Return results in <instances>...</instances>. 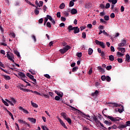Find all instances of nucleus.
Returning a JSON list of instances; mask_svg holds the SVG:
<instances>
[{"mask_svg":"<svg viewBox=\"0 0 130 130\" xmlns=\"http://www.w3.org/2000/svg\"><path fill=\"white\" fill-rule=\"evenodd\" d=\"M93 119H94V121L96 122V123H97V124H99V123H100V121H99L96 117H94L93 118Z\"/></svg>","mask_w":130,"mask_h":130,"instance_id":"obj_28","label":"nucleus"},{"mask_svg":"<svg viewBox=\"0 0 130 130\" xmlns=\"http://www.w3.org/2000/svg\"><path fill=\"white\" fill-rule=\"evenodd\" d=\"M26 76L27 77H28V78H29V79H33V78H34V76H33L32 75H31L30 73H27Z\"/></svg>","mask_w":130,"mask_h":130,"instance_id":"obj_31","label":"nucleus"},{"mask_svg":"<svg viewBox=\"0 0 130 130\" xmlns=\"http://www.w3.org/2000/svg\"><path fill=\"white\" fill-rule=\"evenodd\" d=\"M6 111L8 112V113L10 115V116H11L12 119H13V120H14L15 119L14 118V116H13V114H12V113H11V112L8 111V109H6Z\"/></svg>","mask_w":130,"mask_h":130,"instance_id":"obj_15","label":"nucleus"},{"mask_svg":"<svg viewBox=\"0 0 130 130\" xmlns=\"http://www.w3.org/2000/svg\"><path fill=\"white\" fill-rule=\"evenodd\" d=\"M99 29L100 30H103V29H104V27L103 25H100L99 26Z\"/></svg>","mask_w":130,"mask_h":130,"instance_id":"obj_59","label":"nucleus"},{"mask_svg":"<svg viewBox=\"0 0 130 130\" xmlns=\"http://www.w3.org/2000/svg\"><path fill=\"white\" fill-rule=\"evenodd\" d=\"M31 104L32 106L35 108H37L38 107V105L37 104L33 103L32 101H31Z\"/></svg>","mask_w":130,"mask_h":130,"instance_id":"obj_25","label":"nucleus"},{"mask_svg":"<svg viewBox=\"0 0 130 130\" xmlns=\"http://www.w3.org/2000/svg\"><path fill=\"white\" fill-rule=\"evenodd\" d=\"M109 59H110L111 61H113L114 60V56L112 55L109 56Z\"/></svg>","mask_w":130,"mask_h":130,"instance_id":"obj_24","label":"nucleus"},{"mask_svg":"<svg viewBox=\"0 0 130 130\" xmlns=\"http://www.w3.org/2000/svg\"><path fill=\"white\" fill-rule=\"evenodd\" d=\"M6 101L7 102H8V103H10V104L11 105V106H14V104L16 103V100H15V99L11 98V101L6 99Z\"/></svg>","mask_w":130,"mask_h":130,"instance_id":"obj_4","label":"nucleus"},{"mask_svg":"<svg viewBox=\"0 0 130 130\" xmlns=\"http://www.w3.org/2000/svg\"><path fill=\"white\" fill-rule=\"evenodd\" d=\"M118 111L119 113H122L123 112V106H121V109H118Z\"/></svg>","mask_w":130,"mask_h":130,"instance_id":"obj_32","label":"nucleus"},{"mask_svg":"<svg viewBox=\"0 0 130 130\" xmlns=\"http://www.w3.org/2000/svg\"><path fill=\"white\" fill-rule=\"evenodd\" d=\"M105 8V9H109V8H110V4L107 3Z\"/></svg>","mask_w":130,"mask_h":130,"instance_id":"obj_44","label":"nucleus"},{"mask_svg":"<svg viewBox=\"0 0 130 130\" xmlns=\"http://www.w3.org/2000/svg\"><path fill=\"white\" fill-rule=\"evenodd\" d=\"M44 76L47 79H50V78H51L50 76L49 75H48V74H45Z\"/></svg>","mask_w":130,"mask_h":130,"instance_id":"obj_62","label":"nucleus"},{"mask_svg":"<svg viewBox=\"0 0 130 130\" xmlns=\"http://www.w3.org/2000/svg\"><path fill=\"white\" fill-rule=\"evenodd\" d=\"M68 29L69 30V32H71V31H73V30H74V27L72 25H69L68 27Z\"/></svg>","mask_w":130,"mask_h":130,"instance_id":"obj_21","label":"nucleus"},{"mask_svg":"<svg viewBox=\"0 0 130 130\" xmlns=\"http://www.w3.org/2000/svg\"><path fill=\"white\" fill-rule=\"evenodd\" d=\"M108 104H111L112 105H113V106H114V107H118L119 106H120V104H118L117 103H108Z\"/></svg>","mask_w":130,"mask_h":130,"instance_id":"obj_11","label":"nucleus"},{"mask_svg":"<svg viewBox=\"0 0 130 130\" xmlns=\"http://www.w3.org/2000/svg\"><path fill=\"white\" fill-rule=\"evenodd\" d=\"M88 52L89 55H91V54L93 53V49L91 48H89L88 49Z\"/></svg>","mask_w":130,"mask_h":130,"instance_id":"obj_19","label":"nucleus"},{"mask_svg":"<svg viewBox=\"0 0 130 130\" xmlns=\"http://www.w3.org/2000/svg\"><path fill=\"white\" fill-rule=\"evenodd\" d=\"M129 59H130L129 54H126V59H125L126 61H127V62H129Z\"/></svg>","mask_w":130,"mask_h":130,"instance_id":"obj_18","label":"nucleus"},{"mask_svg":"<svg viewBox=\"0 0 130 130\" xmlns=\"http://www.w3.org/2000/svg\"><path fill=\"white\" fill-rule=\"evenodd\" d=\"M74 5H75V3H74V1H70L69 3V7H74Z\"/></svg>","mask_w":130,"mask_h":130,"instance_id":"obj_36","label":"nucleus"},{"mask_svg":"<svg viewBox=\"0 0 130 130\" xmlns=\"http://www.w3.org/2000/svg\"><path fill=\"white\" fill-rule=\"evenodd\" d=\"M100 8H101V9H105V5H104V4H101L100 5Z\"/></svg>","mask_w":130,"mask_h":130,"instance_id":"obj_61","label":"nucleus"},{"mask_svg":"<svg viewBox=\"0 0 130 130\" xmlns=\"http://www.w3.org/2000/svg\"><path fill=\"white\" fill-rule=\"evenodd\" d=\"M39 23L40 24H42L43 23V18H41L39 20Z\"/></svg>","mask_w":130,"mask_h":130,"instance_id":"obj_57","label":"nucleus"},{"mask_svg":"<svg viewBox=\"0 0 130 130\" xmlns=\"http://www.w3.org/2000/svg\"><path fill=\"white\" fill-rule=\"evenodd\" d=\"M14 53L18 56V57H21V55H20V52H19L18 51H14Z\"/></svg>","mask_w":130,"mask_h":130,"instance_id":"obj_27","label":"nucleus"},{"mask_svg":"<svg viewBox=\"0 0 130 130\" xmlns=\"http://www.w3.org/2000/svg\"><path fill=\"white\" fill-rule=\"evenodd\" d=\"M59 51H60V52H61V53H65V52H67L66 50H64V48L60 49Z\"/></svg>","mask_w":130,"mask_h":130,"instance_id":"obj_46","label":"nucleus"},{"mask_svg":"<svg viewBox=\"0 0 130 130\" xmlns=\"http://www.w3.org/2000/svg\"><path fill=\"white\" fill-rule=\"evenodd\" d=\"M17 87L20 90H21V91H24L25 90V88H23L24 86L22 84L19 83Z\"/></svg>","mask_w":130,"mask_h":130,"instance_id":"obj_8","label":"nucleus"},{"mask_svg":"<svg viewBox=\"0 0 130 130\" xmlns=\"http://www.w3.org/2000/svg\"><path fill=\"white\" fill-rule=\"evenodd\" d=\"M70 48H71V47L69 45H67L64 48V49L67 52L68 50H69V49H70Z\"/></svg>","mask_w":130,"mask_h":130,"instance_id":"obj_33","label":"nucleus"},{"mask_svg":"<svg viewBox=\"0 0 130 130\" xmlns=\"http://www.w3.org/2000/svg\"><path fill=\"white\" fill-rule=\"evenodd\" d=\"M106 80L107 81V82H110V81H111V79L109 76L106 77Z\"/></svg>","mask_w":130,"mask_h":130,"instance_id":"obj_38","label":"nucleus"},{"mask_svg":"<svg viewBox=\"0 0 130 130\" xmlns=\"http://www.w3.org/2000/svg\"><path fill=\"white\" fill-rule=\"evenodd\" d=\"M66 20H67V19H66L65 17H61V21L62 22H65Z\"/></svg>","mask_w":130,"mask_h":130,"instance_id":"obj_60","label":"nucleus"},{"mask_svg":"<svg viewBox=\"0 0 130 130\" xmlns=\"http://www.w3.org/2000/svg\"><path fill=\"white\" fill-rule=\"evenodd\" d=\"M47 18L48 20L49 19L50 21H52V20H53L52 17H51V16L50 15H47Z\"/></svg>","mask_w":130,"mask_h":130,"instance_id":"obj_40","label":"nucleus"},{"mask_svg":"<svg viewBox=\"0 0 130 130\" xmlns=\"http://www.w3.org/2000/svg\"><path fill=\"white\" fill-rule=\"evenodd\" d=\"M29 73H31V75H36V71L33 70H29Z\"/></svg>","mask_w":130,"mask_h":130,"instance_id":"obj_30","label":"nucleus"},{"mask_svg":"<svg viewBox=\"0 0 130 130\" xmlns=\"http://www.w3.org/2000/svg\"><path fill=\"white\" fill-rule=\"evenodd\" d=\"M98 69L100 71V73H105V70H104L101 67L99 66Z\"/></svg>","mask_w":130,"mask_h":130,"instance_id":"obj_23","label":"nucleus"},{"mask_svg":"<svg viewBox=\"0 0 130 130\" xmlns=\"http://www.w3.org/2000/svg\"><path fill=\"white\" fill-rule=\"evenodd\" d=\"M24 92H31V93H33V90L28 89H24V90H23Z\"/></svg>","mask_w":130,"mask_h":130,"instance_id":"obj_39","label":"nucleus"},{"mask_svg":"<svg viewBox=\"0 0 130 130\" xmlns=\"http://www.w3.org/2000/svg\"><path fill=\"white\" fill-rule=\"evenodd\" d=\"M105 116L107 118L110 119V120H111V121H119L120 120V118L119 117H114L111 116H107L105 115Z\"/></svg>","mask_w":130,"mask_h":130,"instance_id":"obj_1","label":"nucleus"},{"mask_svg":"<svg viewBox=\"0 0 130 130\" xmlns=\"http://www.w3.org/2000/svg\"><path fill=\"white\" fill-rule=\"evenodd\" d=\"M95 42L96 45H100L101 46L103 49L105 48V44L102 42H100L98 41V40H95Z\"/></svg>","mask_w":130,"mask_h":130,"instance_id":"obj_3","label":"nucleus"},{"mask_svg":"<svg viewBox=\"0 0 130 130\" xmlns=\"http://www.w3.org/2000/svg\"><path fill=\"white\" fill-rule=\"evenodd\" d=\"M65 7H66V5H64V3H61L59 6V8L60 9H61V10L64 9Z\"/></svg>","mask_w":130,"mask_h":130,"instance_id":"obj_26","label":"nucleus"},{"mask_svg":"<svg viewBox=\"0 0 130 130\" xmlns=\"http://www.w3.org/2000/svg\"><path fill=\"white\" fill-rule=\"evenodd\" d=\"M82 38H83V39H85L86 38V32H82Z\"/></svg>","mask_w":130,"mask_h":130,"instance_id":"obj_55","label":"nucleus"},{"mask_svg":"<svg viewBox=\"0 0 130 130\" xmlns=\"http://www.w3.org/2000/svg\"><path fill=\"white\" fill-rule=\"evenodd\" d=\"M92 73H93V70H92V68H90L89 70L88 74L89 75H91Z\"/></svg>","mask_w":130,"mask_h":130,"instance_id":"obj_58","label":"nucleus"},{"mask_svg":"<svg viewBox=\"0 0 130 130\" xmlns=\"http://www.w3.org/2000/svg\"><path fill=\"white\" fill-rule=\"evenodd\" d=\"M58 96H59V97H62V96H63V93H62V92H59Z\"/></svg>","mask_w":130,"mask_h":130,"instance_id":"obj_53","label":"nucleus"},{"mask_svg":"<svg viewBox=\"0 0 130 130\" xmlns=\"http://www.w3.org/2000/svg\"><path fill=\"white\" fill-rule=\"evenodd\" d=\"M110 49H111V51H112V52H114L115 51V49H114V47L111 46L110 47Z\"/></svg>","mask_w":130,"mask_h":130,"instance_id":"obj_43","label":"nucleus"},{"mask_svg":"<svg viewBox=\"0 0 130 130\" xmlns=\"http://www.w3.org/2000/svg\"><path fill=\"white\" fill-rule=\"evenodd\" d=\"M61 116L63 117V118L66 120L68 119V116H67V114L65 113H61Z\"/></svg>","mask_w":130,"mask_h":130,"instance_id":"obj_17","label":"nucleus"},{"mask_svg":"<svg viewBox=\"0 0 130 130\" xmlns=\"http://www.w3.org/2000/svg\"><path fill=\"white\" fill-rule=\"evenodd\" d=\"M66 120H67V121H68V122L69 123H70V124L72 123V120L71 119V118L68 117V118H67Z\"/></svg>","mask_w":130,"mask_h":130,"instance_id":"obj_48","label":"nucleus"},{"mask_svg":"<svg viewBox=\"0 0 130 130\" xmlns=\"http://www.w3.org/2000/svg\"><path fill=\"white\" fill-rule=\"evenodd\" d=\"M111 69H112V66H108L106 67V70L107 71H110V70H111Z\"/></svg>","mask_w":130,"mask_h":130,"instance_id":"obj_41","label":"nucleus"},{"mask_svg":"<svg viewBox=\"0 0 130 130\" xmlns=\"http://www.w3.org/2000/svg\"><path fill=\"white\" fill-rule=\"evenodd\" d=\"M79 69V68L75 67H74L72 69V72H77V70Z\"/></svg>","mask_w":130,"mask_h":130,"instance_id":"obj_45","label":"nucleus"},{"mask_svg":"<svg viewBox=\"0 0 130 130\" xmlns=\"http://www.w3.org/2000/svg\"><path fill=\"white\" fill-rule=\"evenodd\" d=\"M18 75L19 77H20V78H21V79H23V78L26 77V75H25V74H24L21 72H18Z\"/></svg>","mask_w":130,"mask_h":130,"instance_id":"obj_7","label":"nucleus"},{"mask_svg":"<svg viewBox=\"0 0 130 130\" xmlns=\"http://www.w3.org/2000/svg\"><path fill=\"white\" fill-rule=\"evenodd\" d=\"M74 34H77L80 32V28L78 27V26L74 27Z\"/></svg>","mask_w":130,"mask_h":130,"instance_id":"obj_6","label":"nucleus"},{"mask_svg":"<svg viewBox=\"0 0 130 130\" xmlns=\"http://www.w3.org/2000/svg\"><path fill=\"white\" fill-rule=\"evenodd\" d=\"M58 119L60 124L61 125H62L63 126V127H64V128H67V126L66 125V124H64V123H63V121H62V120H61V119H60V118H58Z\"/></svg>","mask_w":130,"mask_h":130,"instance_id":"obj_10","label":"nucleus"},{"mask_svg":"<svg viewBox=\"0 0 130 130\" xmlns=\"http://www.w3.org/2000/svg\"><path fill=\"white\" fill-rule=\"evenodd\" d=\"M2 102L6 105V106H9V104L8 103V102L5 101L4 100V99L2 100Z\"/></svg>","mask_w":130,"mask_h":130,"instance_id":"obj_35","label":"nucleus"},{"mask_svg":"<svg viewBox=\"0 0 130 130\" xmlns=\"http://www.w3.org/2000/svg\"><path fill=\"white\" fill-rule=\"evenodd\" d=\"M98 90H95L94 92L92 93V96H96V95H98Z\"/></svg>","mask_w":130,"mask_h":130,"instance_id":"obj_37","label":"nucleus"},{"mask_svg":"<svg viewBox=\"0 0 130 130\" xmlns=\"http://www.w3.org/2000/svg\"><path fill=\"white\" fill-rule=\"evenodd\" d=\"M3 77L4 79H6V80H11V77L9 76L3 75Z\"/></svg>","mask_w":130,"mask_h":130,"instance_id":"obj_29","label":"nucleus"},{"mask_svg":"<svg viewBox=\"0 0 130 130\" xmlns=\"http://www.w3.org/2000/svg\"><path fill=\"white\" fill-rule=\"evenodd\" d=\"M7 57L9 60H11L12 62H14V54L10 53V52H7Z\"/></svg>","mask_w":130,"mask_h":130,"instance_id":"obj_2","label":"nucleus"},{"mask_svg":"<svg viewBox=\"0 0 130 130\" xmlns=\"http://www.w3.org/2000/svg\"><path fill=\"white\" fill-rule=\"evenodd\" d=\"M18 122L20 123H23V124H27L28 126H30V124L27 123V122H26V121H24L23 120L19 119L18 120Z\"/></svg>","mask_w":130,"mask_h":130,"instance_id":"obj_12","label":"nucleus"},{"mask_svg":"<svg viewBox=\"0 0 130 130\" xmlns=\"http://www.w3.org/2000/svg\"><path fill=\"white\" fill-rule=\"evenodd\" d=\"M56 16H57V18H60V12H57Z\"/></svg>","mask_w":130,"mask_h":130,"instance_id":"obj_64","label":"nucleus"},{"mask_svg":"<svg viewBox=\"0 0 130 130\" xmlns=\"http://www.w3.org/2000/svg\"><path fill=\"white\" fill-rule=\"evenodd\" d=\"M28 120L32 122V123H36V119L34 118H28Z\"/></svg>","mask_w":130,"mask_h":130,"instance_id":"obj_13","label":"nucleus"},{"mask_svg":"<svg viewBox=\"0 0 130 130\" xmlns=\"http://www.w3.org/2000/svg\"><path fill=\"white\" fill-rule=\"evenodd\" d=\"M101 79H102L103 81H105V80H106V77L105 75H103V76H102V77H101Z\"/></svg>","mask_w":130,"mask_h":130,"instance_id":"obj_50","label":"nucleus"},{"mask_svg":"<svg viewBox=\"0 0 130 130\" xmlns=\"http://www.w3.org/2000/svg\"><path fill=\"white\" fill-rule=\"evenodd\" d=\"M104 20H105L106 21H108L109 20V16L107 15L105 16Z\"/></svg>","mask_w":130,"mask_h":130,"instance_id":"obj_47","label":"nucleus"},{"mask_svg":"<svg viewBox=\"0 0 130 130\" xmlns=\"http://www.w3.org/2000/svg\"><path fill=\"white\" fill-rule=\"evenodd\" d=\"M47 27H48V28H51V24H50V22H48L47 23Z\"/></svg>","mask_w":130,"mask_h":130,"instance_id":"obj_51","label":"nucleus"},{"mask_svg":"<svg viewBox=\"0 0 130 130\" xmlns=\"http://www.w3.org/2000/svg\"><path fill=\"white\" fill-rule=\"evenodd\" d=\"M118 50L121 51L122 53H124V52H125V48H118Z\"/></svg>","mask_w":130,"mask_h":130,"instance_id":"obj_16","label":"nucleus"},{"mask_svg":"<svg viewBox=\"0 0 130 130\" xmlns=\"http://www.w3.org/2000/svg\"><path fill=\"white\" fill-rule=\"evenodd\" d=\"M31 80H32V81L34 82L33 84H34L35 85H36V83H37V82H36V79H35L34 78V77H33V78H31Z\"/></svg>","mask_w":130,"mask_h":130,"instance_id":"obj_54","label":"nucleus"},{"mask_svg":"<svg viewBox=\"0 0 130 130\" xmlns=\"http://www.w3.org/2000/svg\"><path fill=\"white\" fill-rule=\"evenodd\" d=\"M39 4V7H42L43 6V2L40 1Z\"/></svg>","mask_w":130,"mask_h":130,"instance_id":"obj_52","label":"nucleus"},{"mask_svg":"<svg viewBox=\"0 0 130 130\" xmlns=\"http://www.w3.org/2000/svg\"><path fill=\"white\" fill-rule=\"evenodd\" d=\"M126 44V41L125 40H122L121 43L118 44V46L119 47H122L123 46H125Z\"/></svg>","mask_w":130,"mask_h":130,"instance_id":"obj_5","label":"nucleus"},{"mask_svg":"<svg viewBox=\"0 0 130 130\" xmlns=\"http://www.w3.org/2000/svg\"><path fill=\"white\" fill-rule=\"evenodd\" d=\"M104 123H105V124H107V125H111V122H109L107 120H105L104 121Z\"/></svg>","mask_w":130,"mask_h":130,"instance_id":"obj_34","label":"nucleus"},{"mask_svg":"<svg viewBox=\"0 0 130 130\" xmlns=\"http://www.w3.org/2000/svg\"><path fill=\"white\" fill-rule=\"evenodd\" d=\"M117 60L118 62H119V63H121V62H122L123 61L122 58H117Z\"/></svg>","mask_w":130,"mask_h":130,"instance_id":"obj_56","label":"nucleus"},{"mask_svg":"<svg viewBox=\"0 0 130 130\" xmlns=\"http://www.w3.org/2000/svg\"><path fill=\"white\" fill-rule=\"evenodd\" d=\"M77 55L78 57H82V53H78Z\"/></svg>","mask_w":130,"mask_h":130,"instance_id":"obj_63","label":"nucleus"},{"mask_svg":"<svg viewBox=\"0 0 130 130\" xmlns=\"http://www.w3.org/2000/svg\"><path fill=\"white\" fill-rule=\"evenodd\" d=\"M35 15H39V8L36 7V9L35 10Z\"/></svg>","mask_w":130,"mask_h":130,"instance_id":"obj_20","label":"nucleus"},{"mask_svg":"<svg viewBox=\"0 0 130 130\" xmlns=\"http://www.w3.org/2000/svg\"><path fill=\"white\" fill-rule=\"evenodd\" d=\"M117 57H120V56H123L124 54L121 53L120 52H117Z\"/></svg>","mask_w":130,"mask_h":130,"instance_id":"obj_22","label":"nucleus"},{"mask_svg":"<svg viewBox=\"0 0 130 130\" xmlns=\"http://www.w3.org/2000/svg\"><path fill=\"white\" fill-rule=\"evenodd\" d=\"M42 129L43 130H49V129H48V128H47V127H46V126L43 125L42 126Z\"/></svg>","mask_w":130,"mask_h":130,"instance_id":"obj_42","label":"nucleus"},{"mask_svg":"<svg viewBox=\"0 0 130 130\" xmlns=\"http://www.w3.org/2000/svg\"><path fill=\"white\" fill-rule=\"evenodd\" d=\"M77 13H78V11L77 10V9L75 8H73L71 10V14L72 15H76V14H77Z\"/></svg>","mask_w":130,"mask_h":130,"instance_id":"obj_9","label":"nucleus"},{"mask_svg":"<svg viewBox=\"0 0 130 130\" xmlns=\"http://www.w3.org/2000/svg\"><path fill=\"white\" fill-rule=\"evenodd\" d=\"M109 3H111L112 5H116L117 3V0H108Z\"/></svg>","mask_w":130,"mask_h":130,"instance_id":"obj_14","label":"nucleus"},{"mask_svg":"<svg viewBox=\"0 0 130 130\" xmlns=\"http://www.w3.org/2000/svg\"><path fill=\"white\" fill-rule=\"evenodd\" d=\"M43 96H44V97H45V98H47V99H49V95L48 94H43Z\"/></svg>","mask_w":130,"mask_h":130,"instance_id":"obj_49","label":"nucleus"}]
</instances>
